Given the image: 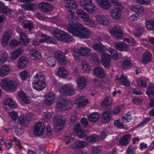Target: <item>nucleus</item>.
<instances>
[{
  "mask_svg": "<svg viewBox=\"0 0 154 154\" xmlns=\"http://www.w3.org/2000/svg\"><path fill=\"white\" fill-rule=\"evenodd\" d=\"M87 142L82 140H79L73 143L71 146L75 149L83 148L87 145Z\"/></svg>",
  "mask_w": 154,
  "mask_h": 154,
  "instance_id": "obj_27",
  "label": "nucleus"
},
{
  "mask_svg": "<svg viewBox=\"0 0 154 154\" xmlns=\"http://www.w3.org/2000/svg\"><path fill=\"white\" fill-rule=\"evenodd\" d=\"M145 22V26L147 29H154V20H147Z\"/></svg>",
  "mask_w": 154,
  "mask_h": 154,
  "instance_id": "obj_53",
  "label": "nucleus"
},
{
  "mask_svg": "<svg viewBox=\"0 0 154 154\" xmlns=\"http://www.w3.org/2000/svg\"><path fill=\"white\" fill-rule=\"evenodd\" d=\"M69 32L75 36L81 38H87L91 35L89 29H68Z\"/></svg>",
  "mask_w": 154,
  "mask_h": 154,
  "instance_id": "obj_5",
  "label": "nucleus"
},
{
  "mask_svg": "<svg viewBox=\"0 0 154 154\" xmlns=\"http://www.w3.org/2000/svg\"><path fill=\"white\" fill-rule=\"evenodd\" d=\"M81 6L87 12L93 13L96 8V6L92 2V0H80Z\"/></svg>",
  "mask_w": 154,
  "mask_h": 154,
  "instance_id": "obj_4",
  "label": "nucleus"
},
{
  "mask_svg": "<svg viewBox=\"0 0 154 154\" xmlns=\"http://www.w3.org/2000/svg\"><path fill=\"white\" fill-rule=\"evenodd\" d=\"M57 74L60 77H65L68 75V72L63 67H60L59 68Z\"/></svg>",
  "mask_w": 154,
  "mask_h": 154,
  "instance_id": "obj_43",
  "label": "nucleus"
},
{
  "mask_svg": "<svg viewBox=\"0 0 154 154\" xmlns=\"http://www.w3.org/2000/svg\"><path fill=\"white\" fill-rule=\"evenodd\" d=\"M18 96L23 102L26 103H30V100L26 96V94L22 91H20L18 93Z\"/></svg>",
  "mask_w": 154,
  "mask_h": 154,
  "instance_id": "obj_44",
  "label": "nucleus"
},
{
  "mask_svg": "<svg viewBox=\"0 0 154 154\" xmlns=\"http://www.w3.org/2000/svg\"><path fill=\"white\" fill-rule=\"evenodd\" d=\"M66 17L67 19L69 21L74 20L75 19L74 12L71 10H68L67 11Z\"/></svg>",
  "mask_w": 154,
  "mask_h": 154,
  "instance_id": "obj_55",
  "label": "nucleus"
},
{
  "mask_svg": "<svg viewBox=\"0 0 154 154\" xmlns=\"http://www.w3.org/2000/svg\"><path fill=\"white\" fill-rule=\"evenodd\" d=\"M146 93L149 97L154 96V84H151L149 86Z\"/></svg>",
  "mask_w": 154,
  "mask_h": 154,
  "instance_id": "obj_51",
  "label": "nucleus"
},
{
  "mask_svg": "<svg viewBox=\"0 0 154 154\" xmlns=\"http://www.w3.org/2000/svg\"><path fill=\"white\" fill-rule=\"evenodd\" d=\"M65 6L67 8L75 10L77 8L78 4L75 1L66 0L65 3Z\"/></svg>",
  "mask_w": 154,
  "mask_h": 154,
  "instance_id": "obj_28",
  "label": "nucleus"
},
{
  "mask_svg": "<svg viewBox=\"0 0 154 154\" xmlns=\"http://www.w3.org/2000/svg\"><path fill=\"white\" fill-rule=\"evenodd\" d=\"M151 58V54L150 52L146 51L143 54L141 61L144 64H146L150 61Z\"/></svg>",
  "mask_w": 154,
  "mask_h": 154,
  "instance_id": "obj_38",
  "label": "nucleus"
},
{
  "mask_svg": "<svg viewBox=\"0 0 154 154\" xmlns=\"http://www.w3.org/2000/svg\"><path fill=\"white\" fill-rule=\"evenodd\" d=\"M135 148L132 145H130L128 148L125 154H135Z\"/></svg>",
  "mask_w": 154,
  "mask_h": 154,
  "instance_id": "obj_60",
  "label": "nucleus"
},
{
  "mask_svg": "<svg viewBox=\"0 0 154 154\" xmlns=\"http://www.w3.org/2000/svg\"><path fill=\"white\" fill-rule=\"evenodd\" d=\"M9 115L13 120H16L18 118V114L14 111H11L9 112Z\"/></svg>",
  "mask_w": 154,
  "mask_h": 154,
  "instance_id": "obj_63",
  "label": "nucleus"
},
{
  "mask_svg": "<svg viewBox=\"0 0 154 154\" xmlns=\"http://www.w3.org/2000/svg\"><path fill=\"white\" fill-rule=\"evenodd\" d=\"M92 81L94 85L96 86L97 88H103L104 87L102 81L95 78L92 80Z\"/></svg>",
  "mask_w": 154,
  "mask_h": 154,
  "instance_id": "obj_49",
  "label": "nucleus"
},
{
  "mask_svg": "<svg viewBox=\"0 0 154 154\" xmlns=\"http://www.w3.org/2000/svg\"><path fill=\"white\" fill-rule=\"evenodd\" d=\"M94 73L99 78H103L105 76L106 72L101 67H96L94 69Z\"/></svg>",
  "mask_w": 154,
  "mask_h": 154,
  "instance_id": "obj_24",
  "label": "nucleus"
},
{
  "mask_svg": "<svg viewBox=\"0 0 154 154\" xmlns=\"http://www.w3.org/2000/svg\"><path fill=\"white\" fill-rule=\"evenodd\" d=\"M0 10L5 14H9L11 12V9L5 6L2 2H0Z\"/></svg>",
  "mask_w": 154,
  "mask_h": 154,
  "instance_id": "obj_45",
  "label": "nucleus"
},
{
  "mask_svg": "<svg viewBox=\"0 0 154 154\" xmlns=\"http://www.w3.org/2000/svg\"><path fill=\"white\" fill-rule=\"evenodd\" d=\"M95 18L97 22L99 24L104 26H107L109 23V20L108 17L103 15H97Z\"/></svg>",
  "mask_w": 154,
  "mask_h": 154,
  "instance_id": "obj_12",
  "label": "nucleus"
},
{
  "mask_svg": "<svg viewBox=\"0 0 154 154\" xmlns=\"http://www.w3.org/2000/svg\"><path fill=\"white\" fill-rule=\"evenodd\" d=\"M112 102V100L110 97L105 98L101 103V105L103 108L110 106Z\"/></svg>",
  "mask_w": 154,
  "mask_h": 154,
  "instance_id": "obj_42",
  "label": "nucleus"
},
{
  "mask_svg": "<svg viewBox=\"0 0 154 154\" xmlns=\"http://www.w3.org/2000/svg\"><path fill=\"white\" fill-rule=\"evenodd\" d=\"M54 125V130L57 131L61 130L65 125V120L63 118L59 117H55L53 119Z\"/></svg>",
  "mask_w": 154,
  "mask_h": 154,
  "instance_id": "obj_6",
  "label": "nucleus"
},
{
  "mask_svg": "<svg viewBox=\"0 0 154 154\" xmlns=\"http://www.w3.org/2000/svg\"><path fill=\"white\" fill-rule=\"evenodd\" d=\"M82 69L85 71L88 72L90 70V66L88 63L85 60H83L82 63Z\"/></svg>",
  "mask_w": 154,
  "mask_h": 154,
  "instance_id": "obj_54",
  "label": "nucleus"
},
{
  "mask_svg": "<svg viewBox=\"0 0 154 154\" xmlns=\"http://www.w3.org/2000/svg\"><path fill=\"white\" fill-rule=\"evenodd\" d=\"M20 35V42L22 45H27L29 42V39L26 35L23 32L19 33Z\"/></svg>",
  "mask_w": 154,
  "mask_h": 154,
  "instance_id": "obj_29",
  "label": "nucleus"
},
{
  "mask_svg": "<svg viewBox=\"0 0 154 154\" xmlns=\"http://www.w3.org/2000/svg\"><path fill=\"white\" fill-rule=\"evenodd\" d=\"M122 119L125 123L130 122L132 120V117L130 112L123 114L122 116Z\"/></svg>",
  "mask_w": 154,
  "mask_h": 154,
  "instance_id": "obj_46",
  "label": "nucleus"
},
{
  "mask_svg": "<svg viewBox=\"0 0 154 154\" xmlns=\"http://www.w3.org/2000/svg\"><path fill=\"white\" fill-rule=\"evenodd\" d=\"M111 34L118 39H120L123 36V33L121 29H109Z\"/></svg>",
  "mask_w": 154,
  "mask_h": 154,
  "instance_id": "obj_32",
  "label": "nucleus"
},
{
  "mask_svg": "<svg viewBox=\"0 0 154 154\" xmlns=\"http://www.w3.org/2000/svg\"><path fill=\"white\" fill-rule=\"evenodd\" d=\"M59 92L61 94L65 95L71 96L75 93V90L72 87L67 85H64L59 88Z\"/></svg>",
  "mask_w": 154,
  "mask_h": 154,
  "instance_id": "obj_7",
  "label": "nucleus"
},
{
  "mask_svg": "<svg viewBox=\"0 0 154 154\" xmlns=\"http://www.w3.org/2000/svg\"><path fill=\"white\" fill-rule=\"evenodd\" d=\"M31 120V118L30 117H27L26 116H21L19 118L18 123L22 125L25 126Z\"/></svg>",
  "mask_w": 154,
  "mask_h": 154,
  "instance_id": "obj_37",
  "label": "nucleus"
},
{
  "mask_svg": "<svg viewBox=\"0 0 154 154\" xmlns=\"http://www.w3.org/2000/svg\"><path fill=\"white\" fill-rule=\"evenodd\" d=\"M91 49L86 46L81 47L78 50L79 54L83 56H89L91 54Z\"/></svg>",
  "mask_w": 154,
  "mask_h": 154,
  "instance_id": "obj_21",
  "label": "nucleus"
},
{
  "mask_svg": "<svg viewBox=\"0 0 154 154\" xmlns=\"http://www.w3.org/2000/svg\"><path fill=\"white\" fill-rule=\"evenodd\" d=\"M99 137L96 134H94L93 135L87 137L86 138V140L88 142H95L98 140Z\"/></svg>",
  "mask_w": 154,
  "mask_h": 154,
  "instance_id": "obj_52",
  "label": "nucleus"
},
{
  "mask_svg": "<svg viewBox=\"0 0 154 154\" xmlns=\"http://www.w3.org/2000/svg\"><path fill=\"white\" fill-rule=\"evenodd\" d=\"M47 63L52 67H54L56 64V60L54 57L53 56L48 57L46 60Z\"/></svg>",
  "mask_w": 154,
  "mask_h": 154,
  "instance_id": "obj_50",
  "label": "nucleus"
},
{
  "mask_svg": "<svg viewBox=\"0 0 154 154\" xmlns=\"http://www.w3.org/2000/svg\"><path fill=\"white\" fill-rule=\"evenodd\" d=\"M64 32L63 30L60 29H54L53 31L52 35L57 40L60 41Z\"/></svg>",
  "mask_w": 154,
  "mask_h": 154,
  "instance_id": "obj_34",
  "label": "nucleus"
},
{
  "mask_svg": "<svg viewBox=\"0 0 154 154\" xmlns=\"http://www.w3.org/2000/svg\"><path fill=\"white\" fill-rule=\"evenodd\" d=\"M121 62V68L122 69H128L132 66L133 64L131 61L128 59L124 60Z\"/></svg>",
  "mask_w": 154,
  "mask_h": 154,
  "instance_id": "obj_39",
  "label": "nucleus"
},
{
  "mask_svg": "<svg viewBox=\"0 0 154 154\" xmlns=\"http://www.w3.org/2000/svg\"><path fill=\"white\" fill-rule=\"evenodd\" d=\"M8 55L7 53L3 52L0 56V64L4 63L8 57Z\"/></svg>",
  "mask_w": 154,
  "mask_h": 154,
  "instance_id": "obj_57",
  "label": "nucleus"
},
{
  "mask_svg": "<svg viewBox=\"0 0 154 154\" xmlns=\"http://www.w3.org/2000/svg\"><path fill=\"white\" fill-rule=\"evenodd\" d=\"M130 139V136L129 135H126L122 136L119 139V143L122 145L126 146L129 144Z\"/></svg>",
  "mask_w": 154,
  "mask_h": 154,
  "instance_id": "obj_31",
  "label": "nucleus"
},
{
  "mask_svg": "<svg viewBox=\"0 0 154 154\" xmlns=\"http://www.w3.org/2000/svg\"><path fill=\"white\" fill-rule=\"evenodd\" d=\"M82 129L80 124L78 123H76L74 126V131L77 133Z\"/></svg>",
  "mask_w": 154,
  "mask_h": 154,
  "instance_id": "obj_64",
  "label": "nucleus"
},
{
  "mask_svg": "<svg viewBox=\"0 0 154 154\" xmlns=\"http://www.w3.org/2000/svg\"><path fill=\"white\" fill-rule=\"evenodd\" d=\"M115 126L119 128H122L124 127V124L122 122H120L119 120L115 121L114 122Z\"/></svg>",
  "mask_w": 154,
  "mask_h": 154,
  "instance_id": "obj_62",
  "label": "nucleus"
},
{
  "mask_svg": "<svg viewBox=\"0 0 154 154\" xmlns=\"http://www.w3.org/2000/svg\"><path fill=\"white\" fill-rule=\"evenodd\" d=\"M20 74L21 79L24 81L26 80L29 77V73L28 71L25 70L21 71Z\"/></svg>",
  "mask_w": 154,
  "mask_h": 154,
  "instance_id": "obj_56",
  "label": "nucleus"
},
{
  "mask_svg": "<svg viewBox=\"0 0 154 154\" xmlns=\"http://www.w3.org/2000/svg\"><path fill=\"white\" fill-rule=\"evenodd\" d=\"M67 29H87L85 28L83 25L79 23H71L67 25Z\"/></svg>",
  "mask_w": 154,
  "mask_h": 154,
  "instance_id": "obj_41",
  "label": "nucleus"
},
{
  "mask_svg": "<svg viewBox=\"0 0 154 154\" xmlns=\"http://www.w3.org/2000/svg\"><path fill=\"white\" fill-rule=\"evenodd\" d=\"M77 136L79 138H84L87 136L86 132L84 130L82 129L77 133Z\"/></svg>",
  "mask_w": 154,
  "mask_h": 154,
  "instance_id": "obj_61",
  "label": "nucleus"
},
{
  "mask_svg": "<svg viewBox=\"0 0 154 154\" xmlns=\"http://www.w3.org/2000/svg\"><path fill=\"white\" fill-rule=\"evenodd\" d=\"M11 71V68L7 65H4L0 69V76L4 77L9 74Z\"/></svg>",
  "mask_w": 154,
  "mask_h": 154,
  "instance_id": "obj_26",
  "label": "nucleus"
},
{
  "mask_svg": "<svg viewBox=\"0 0 154 154\" xmlns=\"http://www.w3.org/2000/svg\"><path fill=\"white\" fill-rule=\"evenodd\" d=\"M45 81L43 73L38 72L33 77L32 82L33 88L38 91H42L46 87Z\"/></svg>",
  "mask_w": 154,
  "mask_h": 154,
  "instance_id": "obj_1",
  "label": "nucleus"
},
{
  "mask_svg": "<svg viewBox=\"0 0 154 154\" xmlns=\"http://www.w3.org/2000/svg\"><path fill=\"white\" fill-rule=\"evenodd\" d=\"M23 49L22 48H18L13 51L11 55L15 60L23 53Z\"/></svg>",
  "mask_w": 154,
  "mask_h": 154,
  "instance_id": "obj_48",
  "label": "nucleus"
},
{
  "mask_svg": "<svg viewBox=\"0 0 154 154\" xmlns=\"http://www.w3.org/2000/svg\"><path fill=\"white\" fill-rule=\"evenodd\" d=\"M77 14L86 23L88 26L93 28L95 27V21L94 19L89 18L88 14L81 9H79L76 11Z\"/></svg>",
  "mask_w": 154,
  "mask_h": 154,
  "instance_id": "obj_3",
  "label": "nucleus"
},
{
  "mask_svg": "<svg viewBox=\"0 0 154 154\" xmlns=\"http://www.w3.org/2000/svg\"><path fill=\"white\" fill-rule=\"evenodd\" d=\"M115 6L116 7L111 12V15L113 19L115 20L119 19L121 16V9L123 8V6L121 4L120 6Z\"/></svg>",
  "mask_w": 154,
  "mask_h": 154,
  "instance_id": "obj_9",
  "label": "nucleus"
},
{
  "mask_svg": "<svg viewBox=\"0 0 154 154\" xmlns=\"http://www.w3.org/2000/svg\"><path fill=\"white\" fill-rule=\"evenodd\" d=\"M39 8L45 12H50L53 9V6L50 3L46 2H42L38 4Z\"/></svg>",
  "mask_w": 154,
  "mask_h": 154,
  "instance_id": "obj_15",
  "label": "nucleus"
},
{
  "mask_svg": "<svg viewBox=\"0 0 154 154\" xmlns=\"http://www.w3.org/2000/svg\"><path fill=\"white\" fill-rule=\"evenodd\" d=\"M130 9L134 12L139 14H142L144 12L143 7L138 5H133L129 6Z\"/></svg>",
  "mask_w": 154,
  "mask_h": 154,
  "instance_id": "obj_30",
  "label": "nucleus"
},
{
  "mask_svg": "<svg viewBox=\"0 0 154 154\" xmlns=\"http://www.w3.org/2000/svg\"><path fill=\"white\" fill-rule=\"evenodd\" d=\"M31 56L35 58L34 60H38L41 58V54L38 51L34 49H32L29 51Z\"/></svg>",
  "mask_w": 154,
  "mask_h": 154,
  "instance_id": "obj_47",
  "label": "nucleus"
},
{
  "mask_svg": "<svg viewBox=\"0 0 154 154\" xmlns=\"http://www.w3.org/2000/svg\"><path fill=\"white\" fill-rule=\"evenodd\" d=\"M111 119V111L110 109H108L104 111L101 116L102 122L104 123L109 122Z\"/></svg>",
  "mask_w": 154,
  "mask_h": 154,
  "instance_id": "obj_17",
  "label": "nucleus"
},
{
  "mask_svg": "<svg viewBox=\"0 0 154 154\" xmlns=\"http://www.w3.org/2000/svg\"><path fill=\"white\" fill-rule=\"evenodd\" d=\"M64 55L63 54V52L60 51H58L56 52L54 54L55 58L57 61L60 59V58L63 57Z\"/></svg>",
  "mask_w": 154,
  "mask_h": 154,
  "instance_id": "obj_59",
  "label": "nucleus"
},
{
  "mask_svg": "<svg viewBox=\"0 0 154 154\" xmlns=\"http://www.w3.org/2000/svg\"><path fill=\"white\" fill-rule=\"evenodd\" d=\"M88 103V100L85 99L84 96L79 97L77 99L75 102L77 107L79 108H82L85 106Z\"/></svg>",
  "mask_w": 154,
  "mask_h": 154,
  "instance_id": "obj_18",
  "label": "nucleus"
},
{
  "mask_svg": "<svg viewBox=\"0 0 154 154\" xmlns=\"http://www.w3.org/2000/svg\"><path fill=\"white\" fill-rule=\"evenodd\" d=\"M92 149V152L94 154H100L101 153L102 150L100 147L93 146Z\"/></svg>",
  "mask_w": 154,
  "mask_h": 154,
  "instance_id": "obj_58",
  "label": "nucleus"
},
{
  "mask_svg": "<svg viewBox=\"0 0 154 154\" xmlns=\"http://www.w3.org/2000/svg\"><path fill=\"white\" fill-rule=\"evenodd\" d=\"M28 62L27 57H21L19 59V61L17 65V67L20 69L24 68Z\"/></svg>",
  "mask_w": 154,
  "mask_h": 154,
  "instance_id": "obj_33",
  "label": "nucleus"
},
{
  "mask_svg": "<svg viewBox=\"0 0 154 154\" xmlns=\"http://www.w3.org/2000/svg\"><path fill=\"white\" fill-rule=\"evenodd\" d=\"M101 57L102 65L106 68H108L110 66L111 60L110 55L107 53H104L101 54Z\"/></svg>",
  "mask_w": 154,
  "mask_h": 154,
  "instance_id": "obj_14",
  "label": "nucleus"
},
{
  "mask_svg": "<svg viewBox=\"0 0 154 154\" xmlns=\"http://www.w3.org/2000/svg\"><path fill=\"white\" fill-rule=\"evenodd\" d=\"M12 36V32L11 30L6 31L1 38V42L2 45L4 47L7 46L9 41L11 39Z\"/></svg>",
  "mask_w": 154,
  "mask_h": 154,
  "instance_id": "obj_11",
  "label": "nucleus"
},
{
  "mask_svg": "<svg viewBox=\"0 0 154 154\" xmlns=\"http://www.w3.org/2000/svg\"><path fill=\"white\" fill-rule=\"evenodd\" d=\"M17 82L10 79L4 78L1 83V87L3 89L9 91H13L17 88Z\"/></svg>",
  "mask_w": 154,
  "mask_h": 154,
  "instance_id": "obj_2",
  "label": "nucleus"
},
{
  "mask_svg": "<svg viewBox=\"0 0 154 154\" xmlns=\"http://www.w3.org/2000/svg\"><path fill=\"white\" fill-rule=\"evenodd\" d=\"M97 2L99 7L105 9H108L110 8L111 5L107 0H96Z\"/></svg>",
  "mask_w": 154,
  "mask_h": 154,
  "instance_id": "obj_25",
  "label": "nucleus"
},
{
  "mask_svg": "<svg viewBox=\"0 0 154 154\" xmlns=\"http://www.w3.org/2000/svg\"><path fill=\"white\" fill-rule=\"evenodd\" d=\"M74 40V38L68 34L64 32L60 42L65 43H69Z\"/></svg>",
  "mask_w": 154,
  "mask_h": 154,
  "instance_id": "obj_40",
  "label": "nucleus"
},
{
  "mask_svg": "<svg viewBox=\"0 0 154 154\" xmlns=\"http://www.w3.org/2000/svg\"><path fill=\"white\" fill-rule=\"evenodd\" d=\"M116 80H119L121 83L126 87H128L129 85L130 82L127 76L123 75H122L120 76L118 75H116Z\"/></svg>",
  "mask_w": 154,
  "mask_h": 154,
  "instance_id": "obj_22",
  "label": "nucleus"
},
{
  "mask_svg": "<svg viewBox=\"0 0 154 154\" xmlns=\"http://www.w3.org/2000/svg\"><path fill=\"white\" fill-rule=\"evenodd\" d=\"M100 117L99 113L97 112H92L89 114L88 118L91 122H94L98 121Z\"/></svg>",
  "mask_w": 154,
  "mask_h": 154,
  "instance_id": "obj_36",
  "label": "nucleus"
},
{
  "mask_svg": "<svg viewBox=\"0 0 154 154\" xmlns=\"http://www.w3.org/2000/svg\"><path fill=\"white\" fill-rule=\"evenodd\" d=\"M19 20L20 22L23 24V27L28 29H32L33 24L32 22L30 21L27 20L26 17L24 16H20Z\"/></svg>",
  "mask_w": 154,
  "mask_h": 154,
  "instance_id": "obj_16",
  "label": "nucleus"
},
{
  "mask_svg": "<svg viewBox=\"0 0 154 154\" xmlns=\"http://www.w3.org/2000/svg\"><path fill=\"white\" fill-rule=\"evenodd\" d=\"M4 107L7 108L8 107L12 109L15 108L17 107V103L14 102L11 98H8L5 99L4 101Z\"/></svg>",
  "mask_w": 154,
  "mask_h": 154,
  "instance_id": "obj_19",
  "label": "nucleus"
},
{
  "mask_svg": "<svg viewBox=\"0 0 154 154\" xmlns=\"http://www.w3.org/2000/svg\"><path fill=\"white\" fill-rule=\"evenodd\" d=\"M78 88L80 89H83L87 85V79L84 77H79L77 79Z\"/></svg>",
  "mask_w": 154,
  "mask_h": 154,
  "instance_id": "obj_23",
  "label": "nucleus"
},
{
  "mask_svg": "<svg viewBox=\"0 0 154 154\" xmlns=\"http://www.w3.org/2000/svg\"><path fill=\"white\" fill-rule=\"evenodd\" d=\"M64 32L63 30L60 29H54L53 31L52 35L57 40L60 41Z\"/></svg>",
  "mask_w": 154,
  "mask_h": 154,
  "instance_id": "obj_35",
  "label": "nucleus"
},
{
  "mask_svg": "<svg viewBox=\"0 0 154 154\" xmlns=\"http://www.w3.org/2000/svg\"><path fill=\"white\" fill-rule=\"evenodd\" d=\"M93 48L95 51L103 54L106 53L107 51V48L105 46L100 43H95L93 46Z\"/></svg>",
  "mask_w": 154,
  "mask_h": 154,
  "instance_id": "obj_20",
  "label": "nucleus"
},
{
  "mask_svg": "<svg viewBox=\"0 0 154 154\" xmlns=\"http://www.w3.org/2000/svg\"><path fill=\"white\" fill-rule=\"evenodd\" d=\"M26 4H22L21 6L24 10H29L32 11L35 9L36 5L33 4L31 3L33 2L34 0H22Z\"/></svg>",
  "mask_w": 154,
  "mask_h": 154,
  "instance_id": "obj_13",
  "label": "nucleus"
},
{
  "mask_svg": "<svg viewBox=\"0 0 154 154\" xmlns=\"http://www.w3.org/2000/svg\"><path fill=\"white\" fill-rule=\"evenodd\" d=\"M69 101L60 97V101L57 103L56 108L59 111L66 110L68 105Z\"/></svg>",
  "mask_w": 154,
  "mask_h": 154,
  "instance_id": "obj_10",
  "label": "nucleus"
},
{
  "mask_svg": "<svg viewBox=\"0 0 154 154\" xmlns=\"http://www.w3.org/2000/svg\"><path fill=\"white\" fill-rule=\"evenodd\" d=\"M45 128L44 124L41 122L37 123L35 125L33 131L34 134L37 136L42 135Z\"/></svg>",
  "mask_w": 154,
  "mask_h": 154,
  "instance_id": "obj_8",
  "label": "nucleus"
}]
</instances>
